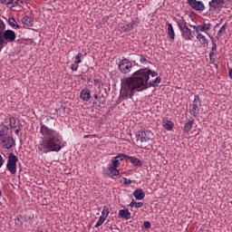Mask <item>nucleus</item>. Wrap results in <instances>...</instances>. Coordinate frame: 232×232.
<instances>
[{
    "label": "nucleus",
    "instance_id": "obj_12",
    "mask_svg": "<svg viewBox=\"0 0 232 232\" xmlns=\"http://www.w3.org/2000/svg\"><path fill=\"white\" fill-rule=\"evenodd\" d=\"M107 175L111 179H113V177H119L121 171L117 169V167H112L111 164H109L107 168Z\"/></svg>",
    "mask_w": 232,
    "mask_h": 232
},
{
    "label": "nucleus",
    "instance_id": "obj_49",
    "mask_svg": "<svg viewBox=\"0 0 232 232\" xmlns=\"http://www.w3.org/2000/svg\"><path fill=\"white\" fill-rule=\"evenodd\" d=\"M230 204L232 205V201H230Z\"/></svg>",
    "mask_w": 232,
    "mask_h": 232
},
{
    "label": "nucleus",
    "instance_id": "obj_7",
    "mask_svg": "<svg viewBox=\"0 0 232 232\" xmlns=\"http://www.w3.org/2000/svg\"><path fill=\"white\" fill-rule=\"evenodd\" d=\"M133 64L130 60L128 59H123L119 63V70L121 73H130L131 72Z\"/></svg>",
    "mask_w": 232,
    "mask_h": 232
},
{
    "label": "nucleus",
    "instance_id": "obj_25",
    "mask_svg": "<svg viewBox=\"0 0 232 232\" xmlns=\"http://www.w3.org/2000/svg\"><path fill=\"white\" fill-rule=\"evenodd\" d=\"M8 23L12 28H14V30H20L21 25H19V24H17V21H15V18L10 17L8 19Z\"/></svg>",
    "mask_w": 232,
    "mask_h": 232
},
{
    "label": "nucleus",
    "instance_id": "obj_2",
    "mask_svg": "<svg viewBox=\"0 0 232 232\" xmlns=\"http://www.w3.org/2000/svg\"><path fill=\"white\" fill-rule=\"evenodd\" d=\"M40 140L35 146L38 155H46V153H59L66 146L60 131L48 128L44 124L40 125Z\"/></svg>",
    "mask_w": 232,
    "mask_h": 232
},
{
    "label": "nucleus",
    "instance_id": "obj_42",
    "mask_svg": "<svg viewBox=\"0 0 232 232\" xmlns=\"http://www.w3.org/2000/svg\"><path fill=\"white\" fill-rule=\"evenodd\" d=\"M135 202L134 200H132L130 204V208H135Z\"/></svg>",
    "mask_w": 232,
    "mask_h": 232
},
{
    "label": "nucleus",
    "instance_id": "obj_1",
    "mask_svg": "<svg viewBox=\"0 0 232 232\" xmlns=\"http://www.w3.org/2000/svg\"><path fill=\"white\" fill-rule=\"evenodd\" d=\"M160 84L159 72L148 68L134 72L130 77L121 81L120 99L126 101L135 95V92H144L148 88H155Z\"/></svg>",
    "mask_w": 232,
    "mask_h": 232
},
{
    "label": "nucleus",
    "instance_id": "obj_11",
    "mask_svg": "<svg viewBox=\"0 0 232 232\" xmlns=\"http://www.w3.org/2000/svg\"><path fill=\"white\" fill-rule=\"evenodd\" d=\"M14 144H15V140L12 136H7L0 141V146H2L4 150H10L14 147Z\"/></svg>",
    "mask_w": 232,
    "mask_h": 232
},
{
    "label": "nucleus",
    "instance_id": "obj_17",
    "mask_svg": "<svg viewBox=\"0 0 232 232\" xmlns=\"http://www.w3.org/2000/svg\"><path fill=\"white\" fill-rule=\"evenodd\" d=\"M118 216L120 217V218H125V220H130V218H131V213L128 208L120 209Z\"/></svg>",
    "mask_w": 232,
    "mask_h": 232
},
{
    "label": "nucleus",
    "instance_id": "obj_27",
    "mask_svg": "<svg viewBox=\"0 0 232 232\" xmlns=\"http://www.w3.org/2000/svg\"><path fill=\"white\" fill-rule=\"evenodd\" d=\"M173 121L169 120L163 121V128H165V130H167L168 131H171V130H173Z\"/></svg>",
    "mask_w": 232,
    "mask_h": 232
},
{
    "label": "nucleus",
    "instance_id": "obj_43",
    "mask_svg": "<svg viewBox=\"0 0 232 232\" xmlns=\"http://www.w3.org/2000/svg\"><path fill=\"white\" fill-rule=\"evenodd\" d=\"M228 75H229V78L232 79V69H229Z\"/></svg>",
    "mask_w": 232,
    "mask_h": 232
},
{
    "label": "nucleus",
    "instance_id": "obj_24",
    "mask_svg": "<svg viewBox=\"0 0 232 232\" xmlns=\"http://www.w3.org/2000/svg\"><path fill=\"white\" fill-rule=\"evenodd\" d=\"M127 160H130L133 166H142V161H140V160H139L138 158L129 156L127 157Z\"/></svg>",
    "mask_w": 232,
    "mask_h": 232
},
{
    "label": "nucleus",
    "instance_id": "obj_35",
    "mask_svg": "<svg viewBox=\"0 0 232 232\" xmlns=\"http://www.w3.org/2000/svg\"><path fill=\"white\" fill-rule=\"evenodd\" d=\"M127 28H129V32H131L135 28V22H130L127 24Z\"/></svg>",
    "mask_w": 232,
    "mask_h": 232
},
{
    "label": "nucleus",
    "instance_id": "obj_40",
    "mask_svg": "<svg viewBox=\"0 0 232 232\" xmlns=\"http://www.w3.org/2000/svg\"><path fill=\"white\" fill-rule=\"evenodd\" d=\"M142 206H144V203L135 201V208H142Z\"/></svg>",
    "mask_w": 232,
    "mask_h": 232
},
{
    "label": "nucleus",
    "instance_id": "obj_3",
    "mask_svg": "<svg viewBox=\"0 0 232 232\" xmlns=\"http://www.w3.org/2000/svg\"><path fill=\"white\" fill-rule=\"evenodd\" d=\"M14 41H15V32L10 29L6 30V24L0 19V52L5 48V44L14 43Z\"/></svg>",
    "mask_w": 232,
    "mask_h": 232
},
{
    "label": "nucleus",
    "instance_id": "obj_5",
    "mask_svg": "<svg viewBox=\"0 0 232 232\" xmlns=\"http://www.w3.org/2000/svg\"><path fill=\"white\" fill-rule=\"evenodd\" d=\"M18 160L19 158H17L14 152L8 154L6 169H8L9 173H11V175H15V173H17Z\"/></svg>",
    "mask_w": 232,
    "mask_h": 232
},
{
    "label": "nucleus",
    "instance_id": "obj_36",
    "mask_svg": "<svg viewBox=\"0 0 232 232\" xmlns=\"http://www.w3.org/2000/svg\"><path fill=\"white\" fill-rule=\"evenodd\" d=\"M71 70L72 72H77V70H79V63H72L71 64Z\"/></svg>",
    "mask_w": 232,
    "mask_h": 232
},
{
    "label": "nucleus",
    "instance_id": "obj_48",
    "mask_svg": "<svg viewBox=\"0 0 232 232\" xmlns=\"http://www.w3.org/2000/svg\"><path fill=\"white\" fill-rule=\"evenodd\" d=\"M3 196V191H1V189H0V197H2Z\"/></svg>",
    "mask_w": 232,
    "mask_h": 232
},
{
    "label": "nucleus",
    "instance_id": "obj_39",
    "mask_svg": "<svg viewBox=\"0 0 232 232\" xmlns=\"http://www.w3.org/2000/svg\"><path fill=\"white\" fill-rule=\"evenodd\" d=\"M123 181L125 186H130V184H131V179H128L127 178H123Z\"/></svg>",
    "mask_w": 232,
    "mask_h": 232
},
{
    "label": "nucleus",
    "instance_id": "obj_38",
    "mask_svg": "<svg viewBox=\"0 0 232 232\" xmlns=\"http://www.w3.org/2000/svg\"><path fill=\"white\" fill-rule=\"evenodd\" d=\"M143 227H144L145 229H150V227H151V223H150V221H145V222L143 223Z\"/></svg>",
    "mask_w": 232,
    "mask_h": 232
},
{
    "label": "nucleus",
    "instance_id": "obj_33",
    "mask_svg": "<svg viewBox=\"0 0 232 232\" xmlns=\"http://www.w3.org/2000/svg\"><path fill=\"white\" fill-rule=\"evenodd\" d=\"M105 220L106 219L104 218V217L100 216L98 221L95 224V227H99V226H102V224H104Z\"/></svg>",
    "mask_w": 232,
    "mask_h": 232
},
{
    "label": "nucleus",
    "instance_id": "obj_13",
    "mask_svg": "<svg viewBox=\"0 0 232 232\" xmlns=\"http://www.w3.org/2000/svg\"><path fill=\"white\" fill-rule=\"evenodd\" d=\"M181 36L185 41H191L193 39V32L188 27H186L185 29L181 30Z\"/></svg>",
    "mask_w": 232,
    "mask_h": 232
},
{
    "label": "nucleus",
    "instance_id": "obj_8",
    "mask_svg": "<svg viewBox=\"0 0 232 232\" xmlns=\"http://www.w3.org/2000/svg\"><path fill=\"white\" fill-rule=\"evenodd\" d=\"M190 28H193L195 30L196 34H200V32H204L205 34H208L209 30H211L212 24L210 23H203L198 25H193L189 24Z\"/></svg>",
    "mask_w": 232,
    "mask_h": 232
},
{
    "label": "nucleus",
    "instance_id": "obj_46",
    "mask_svg": "<svg viewBox=\"0 0 232 232\" xmlns=\"http://www.w3.org/2000/svg\"><path fill=\"white\" fill-rule=\"evenodd\" d=\"M0 161H5L4 160H3V156L0 154Z\"/></svg>",
    "mask_w": 232,
    "mask_h": 232
},
{
    "label": "nucleus",
    "instance_id": "obj_32",
    "mask_svg": "<svg viewBox=\"0 0 232 232\" xmlns=\"http://www.w3.org/2000/svg\"><path fill=\"white\" fill-rule=\"evenodd\" d=\"M108 215H110V208H108V207H103L101 217H104V218L106 219L108 218Z\"/></svg>",
    "mask_w": 232,
    "mask_h": 232
},
{
    "label": "nucleus",
    "instance_id": "obj_4",
    "mask_svg": "<svg viewBox=\"0 0 232 232\" xmlns=\"http://www.w3.org/2000/svg\"><path fill=\"white\" fill-rule=\"evenodd\" d=\"M153 139V132L151 130L142 128L138 131V141L140 142V148L143 150H150L151 148V140Z\"/></svg>",
    "mask_w": 232,
    "mask_h": 232
},
{
    "label": "nucleus",
    "instance_id": "obj_37",
    "mask_svg": "<svg viewBox=\"0 0 232 232\" xmlns=\"http://www.w3.org/2000/svg\"><path fill=\"white\" fill-rule=\"evenodd\" d=\"M120 32H130V29L128 28V24H125L121 27H120Z\"/></svg>",
    "mask_w": 232,
    "mask_h": 232
},
{
    "label": "nucleus",
    "instance_id": "obj_31",
    "mask_svg": "<svg viewBox=\"0 0 232 232\" xmlns=\"http://www.w3.org/2000/svg\"><path fill=\"white\" fill-rule=\"evenodd\" d=\"M1 5H5L8 6L9 5H13V6H15L17 5V2H14V0H0Z\"/></svg>",
    "mask_w": 232,
    "mask_h": 232
},
{
    "label": "nucleus",
    "instance_id": "obj_41",
    "mask_svg": "<svg viewBox=\"0 0 232 232\" xmlns=\"http://www.w3.org/2000/svg\"><path fill=\"white\" fill-rule=\"evenodd\" d=\"M140 62L141 63V64H144V63H146V58L140 55Z\"/></svg>",
    "mask_w": 232,
    "mask_h": 232
},
{
    "label": "nucleus",
    "instance_id": "obj_29",
    "mask_svg": "<svg viewBox=\"0 0 232 232\" xmlns=\"http://www.w3.org/2000/svg\"><path fill=\"white\" fill-rule=\"evenodd\" d=\"M82 53H78L75 56L74 63L76 64H81V63H82Z\"/></svg>",
    "mask_w": 232,
    "mask_h": 232
},
{
    "label": "nucleus",
    "instance_id": "obj_6",
    "mask_svg": "<svg viewBox=\"0 0 232 232\" xmlns=\"http://www.w3.org/2000/svg\"><path fill=\"white\" fill-rule=\"evenodd\" d=\"M200 96L198 94H196L194 96V100L192 102V104L188 107V111L192 117H197L198 115V111H200Z\"/></svg>",
    "mask_w": 232,
    "mask_h": 232
},
{
    "label": "nucleus",
    "instance_id": "obj_22",
    "mask_svg": "<svg viewBox=\"0 0 232 232\" xmlns=\"http://www.w3.org/2000/svg\"><path fill=\"white\" fill-rule=\"evenodd\" d=\"M9 126L11 130H17V127L19 126V120H17L15 117L10 118Z\"/></svg>",
    "mask_w": 232,
    "mask_h": 232
},
{
    "label": "nucleus",
    "instance_id": "obj_44",
    "mask_svg": "<svg viewBox=\"0 0 232 232\" xmlns=\"http://www.w3.org/2000/svg\"><path fill=\"white\" fill-rule=\"evenodd\" d=\"M12 130H14V133H15V135H19V129H12Z\"/></svg>",
    "mask_w": 232,
    "mask_h": 232
},
{
    "label": "nucleus",
    "instance_id": "obj_19",
    "mask_svg": "<svg viewBox=\"0 0 232 232\" xmlns=\"http://www.w3.org/2000/svg\"><path fill=\"white\" fill-rule=\"evenodd\" d=\"M210 39H211V43H212V49L211 52L209 53V59L210 61H214L215 60V52L217 50V41H215V38L211 35H209Z\"/></svg>",
    "mask_w": 232,
    "mask_h": 232
},
{
    "label": "nucleus",
    "instance_id": "obj_47",
    "mask_svg": "<svg viewBox=\"0 0 232 232\" xmlns=\"http://www.w3.org/2000/svg\"><path fill=\"white\" fill-rule=\"evenodd\" d=\"M94 99H99V95L95 94Z\"/></svg>",
    "mask_w": 232,
    "mask_h": 232
},
{
    "label": "nucleus",
    "instance_id": "obj_10",
    "mask_svg": "<svg viewBox=\"0 0 232 232\" xmlns=\"http://www.w3.org/2000/svg\"><path fill=\"white\" fill-rule=\"evenodd\" d=\"M188 3L193 10H197V12H204L206 10V5L202 1L198 0H188Z\"/></svg>",
    "mask_w": 232,
    "mask_h": 232
},
{
    "label": "nucleus",
    "instance_id": "obj_30",
    "mask_svg": "<svg viewBox=\"0 0 232 232\" xmlns=\"http://www.w3.org/2000/svg\"><path fill=\"white\" fill-rule=\"evenodd\" d=\"M119 159L115 156L111 159V166L113 168H119L121 166V162H119Z\"/></svg>",
    "mask_w": 232,
    "mask_h": 232
},
{
    "label": "nucleus",
    "instance_id": "obj_14",
    "mask_svg": "<svg viewBox=\"0 0 232 232\" xmlns=\"http://www.w3.org/2000/svg\"><path fill=\"white\" fill-rule=\"evenodd\" d=\"M193 124H195V118L190 117L184 125V133H189L193 130Z\"/></svg>",
    "mask_w": 232,
    "mask_h": 232
},
{
    "label": "nucleus",
    "instance_id": "obj_26",
    "mask_svg": "<svg viewBox=\"0 0 232 232\" xmlns=\"http://www.w3.org/2000/svg\"><path fill=\"white\" fill-rule=\"evenodd\" d=\"M168 35L169 39L175 41V30L173 29V25L171 24H168Z\"/></svg>",
    "mask_w": 232,
    "mask_h": 232
},
{
    "label": "nucleus",
    "instance_id": "obj_23",
    "mask_svg": "<svg viewBox=\"0 0 232 232\" xmlns=\"http://www.w3.org/2000/svg\"><path fill=\"white\" fill-rule=\"evenodd\" d=\"M196 38L198 39V41H199V44L204 46L205 44H208V38H206L204 36V34H200V33H196Z\"/></svg>",
    "mask_w": 232,
    "mask_h": 232
},
{
    "label": "nucleus",
    "instance_id": "obj_45",
    "mask_svg": "<svg viewBox=\"0 0 232 232\" xmlns=\"http://www.w3.org/2000/svg\"><path fill=\"white\" fill-rule=\"evenodd\" d=\"M3 164H5V161H0V168H3Z\"/></svg>",
    "mask_w": 232,
    "mask_h": 232
},
{
    "label": "nucleus",
    "instance_id": "obj_15",
    "mask_svg": "<svg viewBox=\"0 0 232 232\" xmlns=\"http://www.w3.org/2000/svg\"><path fill=\"white\" fill-rule=\"evenodd\" d=\"M22 24H24V28H30L34 26V18L30 16H24L21 20Z\"/></svg>",
    "mask_w": 232,
    "mask_h": 232
},
{
    "label": "nucleus",
    "instance_id": "obj_28",
    "mask_svg": "<svg viewBox=\"0 0 232 232\" xmlns=\"http://www.w3.org/2000/svg\"><path fill=\"white\" fill-rule=\"evenodd\" d=\"M226 28H227V24H224L221 28L218 30L216 39H220V37H222V35H224V34H226Z\"/></svg>",
    "mask_w": 232,
    "mask_h": 232
},
{
    "label": "nucleus",
    "instance_id": "obj_21",
    "mask_svg": "<svg viewBox=\"0 0 232 232\" xmlns=\"http://www.w3.org/2000/svg\"><path fill=\"white\" fill-rule=\"evenodd\" d=\"M176 23L178 24V28L179 29V31L184 30L186 28H188V23L186 22V20L184 18H179L176 20Z\"/></svg>",
    "mask_w": 232,
    "mask_h": 232
},
{
    "label": "nucleus",
    "instance_id": "obj_9",
    "mask_svg": "<svg viewBox=\"0 0 232 232\" xmlns=\"http://www.w3.org/2000/svg\"><path fill=\"white\" fill-rule=\"evenodd\" d=\"M224 0H211L208 3L209 12H217V10H222L224 8Z\"/></svg>",
    "mask_w": 232,
    "mask_h": 232
},
{
    "label": "nucleus",
    "instance_id": "obj_34",
    "mask_svg": "<svg viewBox=\"0 0 232 232\" xmlns=\"http://www.w3.org/2000/svg\"><path fill=\"white\" fill-rule=\"evenodd\" d=\"M120 160H124V159H128V155L126 154H122V153H118L117 156H116Z\"/></svg>",
    "mask_w": 232,
    "mask_h": 232
},
{
    "label": "nucleus",
    "instance_id": "obj_18",
    "mask_svg": "<svg viewBox=\"0 0 232 232\" xmlns=\"http://www.w3.org/2000/svg\"><path fill=\"white\" fill-rule=\"evenodd\" d=\"M132 195L136 198V200H143L144 197H146V194L144 193V190H142V188L135 189Z\"/></svg>",
    "mask_w": 232,
    "mask_h": 232
},
{
    "label": "nucleus",
    "instance_id": "obj_16",
    "mask_svg": "<svg viewBox=\"0 0 232 232\" xmlns=\"http://www.w3.org/2000/svg\"><path fill=\"white\" fill-rule=\"evenodd\" d=\"M91 97H92V92L88 89H83L81 91L80 98L82 99V101L88 102Z\"/></svg>",
    "mask_w": 232,
    "mask_h": 232
},
{
    "label": "nucleus",
    "instance_id": "obj_20",
    "mask_svg": "<svg viewBox=\"0 0 232 232\" xmlns=\"http://www.w3.org/2000/svg\"><path fill=\"white\" fill-rule=\"evenodd\" d=\"M8 137V126H0V142Z\"/></svg>",
    "mask_w": 232,
    "mask_h": 232
}]
</instances>
